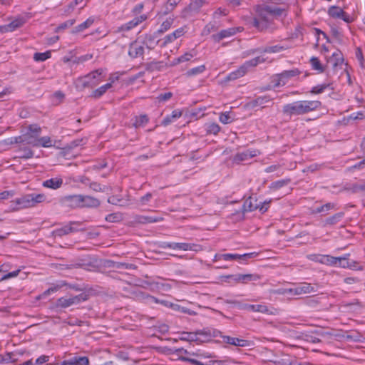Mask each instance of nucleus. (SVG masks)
Listing matches in <instances>:
<instances>
[{"label": "nucleus", "mask_w": 365, "mask_h": 365, "mask_svg": "<svg viewBox=\"0 0 365 365\" xmlns=\"http://www.w3.org/2000/svg\"><path fill=\"white\" fill-rule=\"evenodd\" d=\"M322 106L319 101H297L285 104L282 108L284 115L292 116L302 115L319 109Z\"/></svg>", "instance_id": "obj_1"}, {"label": "nucleus", "mask_w": 365, "mask_h": 365, "mask_svg": "<svg viewBox=\"0 0 365 365\" xmlns=\"http://www.w3.org/2000/svg\"><path fill=\"white\" fill-rule=\"evenodd\" d=\"M46 196L43 193H29L16 198L10 202L9 208L11 211H19L23 209L34 207L37 205L44 202Z\"/></svg>", "instance_id": "obj_2"}, {"label": "nucleus", "mask_w": 365, "mask_h": 365, "mask_svg": "<svg viewBox=\"0 0 365 365\" xmlns=\"http://www.w3.org/2000/svg\"><path fill=\"white\" fill-rule=\"evenodd\" d=\"M41 133V128L38 125H29L27 131L16 137L11 138L10 143H24L31 145L33 147H38V140Z\"/></svg>", "instance_id": "obj_3"}, {"label": "nucleus", "mask_w": 365, "mask_h": 365, "mask_svg": "<svg viewBox=\"0 0 365 365\" xmlns=\"http://www.w3.org/2000/svg\"><path fill=\"white\" fill-rule=\"evenodd\" d=\"M102 69H97L86 76L78 78L76 83L79 88H93L102 81Z\"/></svg>", "instance_id": "obj_4"}, {"label": "nucleus", "mask_w": 365, "mask_h": 365, "mask_svg": "<svg viewBox=\"0 0 365 365\" xmlns=\"http://www.w3.org/2000/svg\"><path fill=\"white\" fill-rule=\"evenodd\" d=\"M270 16L267 6L259 7L256 11L252 24L258 30L264 31L268 27Z\"/></svg>", "instance_id": "obj_5"}, {"label": "nucleus", "mask_w": 365, "mask_h": 365, "mask_svg": "<svg viewBox=\"0 0 365 365\" xmlns=\"http://www.w3.org/2000/svg\"><path fill=\"white\" fill-rule=\"evenodd\" d=\"M262 62H264V59L259 56L247 61L238 69L229 73L227 76V79L228 81H233L242 77L250 68L255 67Z\"/></svg>", "instance_id": "obj_6"}, {"label": "nucleus", "mask_w": 365, "mask_h": 365, "mask_svg": "<svg viewBox=\"0 0 365 365\" xmlns=\"http://www.w3.org/2000/svg\"><path fill=\"white\" fill-rule=\"evenodd\" d=\"M88 299V295L86 293H81L78 295L72 297H63L58 298L55 306L57 308H67L74 304H78L81 302H85Z\"/></svg>", "instance_id": "obj_7"}, {"label": "nucleus", "mask_w": 365, "mask_h": 365, "mask_svg": "<svg viewBox=\"0 0 365 365\" xmlns=\"http://www.w3.org/2000/svg\"><path fill=\"white\" fill-rule=\"evenodd\" d=\"M81 222L78 221H71L69 223L63 225L60 228H56L52 231L51 235L54 237H61L64 235H67L70 233L77 232L78 231L82 230L80 227L81 225Z\"/></svg>", "instance_id": "obj_8"}, {"label": "nucleus", "mask_w": 365, "mask_h": 365, "mask_svg": "<svg viewBox=\"0 0 365 365\" xmlns=\"http://www.w3.org/2000/svg\"><path fill=\"white\" fill-rule=\"evenodd\" d=\"M145 47L148 48H151V47L148 45L147 42L137 39L136 41L131 43L129 46V56L133 58L143 57Z\"/></svg>", "instance_id": "obj_9"}, {"label": "nucleus", "mask_w": 365, "mask_h": 365, "mask_svg": "<svg viewBox=\"0 0 365 365\" xmlns=\"http://www.w3.org/2000/svg\"><path fill=\"white\" fill-rule=\"evenodd\" d=\"M163 248H169L172 250H180L184 251H194L199 252L202 250V247L200 245L193 243H183V242H163Z\"/></svg>", "instance_id": "obj_10"}, {"label": "nucleus", "mask_w": 365, "mask_h": 365, "mask_svg": "<svg viewBox=\"0 0 365 365\" xmlns=\"http://www.w3.org/2000/svg\"><path fill=\"white\" fill-rule=\"evenodd\" d=\"M239 309L246 310L253 312H259L262 314H273L274 312L270 310L267 305L264 304H249L243 302H240L239 304Z\"/></svg>", "instance_id": "obj_11"}, {"label": "nucleus", "mask_w": 365, "mask_h": 365, "mask_svg": "<svg viewBox=\"0 0 365 365\" xmlns=\"http://www.w3.org/2000/svg\"><path fill=\"white\" fill-rule=\"evenodd\" d=\"M289 296L301 295L316 292L314 286L311 284L303 282L293 288H289Z\"/></svg>", "instance_id": "obj_12"}, {"label": "nucleus", "mask_w": 365, "mask_h": 365, "mask_svg": "<svg viewBox=\"0 0 365 365\" xmlns=\"http://www.w3.org/2000/svg\"><path fill=\"white\" fill-rule=\"evenodd\" d=\"M328 14L333 18L341 19L346 23H351L354 19L348 14L344 12L340 7L332 6L328 10Z\"/></svg>", "instance_id": "obj_13"}, {"label": "nucleus", "mask_w": 365, "mask_h": 365, "mask_svg": "<svg viewBox=\"0 0 365 365\" xmlns=\"http://www.w3.org/2000/svg\"><path fill=\"white\" fill-rule=\"evenodd\" d=\"M148 19L146 14H141L138 16L135 17L130 21L121 25L118 31H128L138 26L140 24L143 23Z\"/></svg>", "instance_id": "obj_14"}, {"label": "nucleus", "mask_w": 365, "mask_h": 365, "mask_svg": "<svg viewBox=\"0 0 365 365\" xmlns=\"http://www.w3.org/2000/svg\"><path fill=\"white\" fill-rule=\"evenodd\" d=\"M61 203L71 208L81 207V195H66L61 197Z\"/></svg>", "instance_id": "obj_15"}, {"label": "nucleus", "mask_w": 365, "mask_h": 365, "mask_svg": "<svg viewBox=\"0 0 365 365\" xmlns=\"http://www.w3.org/2000/svg\"><path fill=\"white\" fill-rule=\"evenodd\" d=\"M259 154L257 150H246L241 153H236L232 158L235 163H240L243 161L248 160Z\"/></svg>", "instance_id": "obj_16"}, {"label": "nucleus", "mask_w": 365, "mask_h": 365, "mask_svg": "<svg viewBox=\"0 0 365 365\" xmlns=\"http://www.w3.org/2000/svg\"><path fill=\"white\" fill-rule=\"evenodd\" d=\"M221 334L220 331L215 330V329H204L202 331H198L195 334L193 333H189L187 334V336L189 340H197L198 339L197 335H202L205 336L206 339H210L211 337H216L219 336V334Z\"/></svg>", "instance_id": "obj_17"}, {"label": "nucleus", "mask_w": 365, "mask_h": 365, "mask_svg": "<svg viewBox=\"0 0 365 365\" xmlns=\"http://www.w3.org/2000/svg\"><path fill=\"white\" fill-rule=\"evenodd\" d=\"M222 338L224 343L235 346L245 347L250 345V342L247 340L243 339L225 335H223Z\"/></svg>", "instance_id": "obj_18"}, {"label": "nucleus", "mask_w": 365, "mask_h": 365, "mask_svg": "<svg viewBox=\"0 0 365 365\" xmlns=\"http://www.w3.org/2000/svg\"><path fill=\"white\" fill-rule=\"evenodd\" d=\"M63 184V178L61 177H55L47 179L42 182L43 187L51 190H57L62 187Z\"/></svg>", "instance_id": "obj_19"}, {"label": "nucleus", "mask_w": 365, "mask_h": 365, "mask_svg": "<svg viewBox=\"0 0 365 365\" xmlns=\"http://www.w3.org/2000/svg\"><path fill=\"white\" fill-rule=\"evenodd\" d=\"M237 31H239L238 28H229L227 29L222 30L219 33L212 35V38L215 41L219 42L225 38L234 36L237 33Z\"/></svg>", "instance_id": "obj_20"}, {"label": "nucleus", "mask_w": 365, "mask_h": 365, "mask_svg": "<svg viewBox=\"0 0 365 365\" xmlns=\"http://www.w3.org/2000/svg\"><path fill=\"white\" fill-rule=\"evenodd\" d=\"M257 255V254L255 252L246 253L244 255L227 253L222 254V259L225 261H232L237 259L247 260L248 259H250Z\"/></svg>", "instance_id": "obj_21"}, {"label": "nucleus", "mask_w": 365, "mask_h": 365, "mask_svg": "<svg viewBox=\"0 0 365 365\" xmlns=\"http://www.w3.org/2000/svg\"><path fill=\"white\" fill-rule=\"evenodd\" d=\"M64 286H68L71 289L78 290V289L75 285L68 284L66 281H60L59 282H58L54 286H53V287L48 288V289H46L41 294V297L44 298L48 296L49 294H51V293H54V292H57L58 289H60L61 288L63 287Z\"/></svg>", "instance_id": "obj_22"}, {"label": "nucleus", "mask_w": 365, "mask_h": 365, "mask_svg": "<svg viewBox=\"0 0 365 365\" xmlns=\"http://www.w3.org/2000/svg\"><path fill=\"white\" fill-rule=\"evenodd\" d=\"M100 205V201L89 195H81V207H97Z\"/></svg>", "instance_id": "obj_23"}, {"label": "nucleus", "mask_w": 365, "mask_h": 365, "mask_svg": "<svg viewBox=\"0 0 365 365\" xmlns=\"http://www.w3.org/2000/svg\"><path fill=\"white\" fill-rule=\"evenodd\" d=\"M328 62L332 64L334 68H336L339 66H341L344 63V58L342 53L336 50L328 59Z\"/></svg>", "instance_id": "obj_24"}, {"label": "nucleus", "mask_w": 365, "mask_h": 365, "mask_svg": "<svg viewBox=\"0 0 365 365\" xmlns=\"http://www.w3.org/2000/svg\"><path fill=\"white\" fill-rule=\"evenodd\" d=\"M301 71L298 68H294L292 70L284 71L280 73V77L282 78L283 85L285 86L292 78L299 76Z\"/></svg>", "instance_id": "obj_25"}, {"label": "nucleus", "mask_w": 365, "mask_h": 365, "mask_svg": "<svg viewBox=\"0 0 365 365\" xmlns=\"http://www.w3.org/2000/svg\"><path fill=\"white\" fill-rule=\"evenodd\" d=\"M163 220L160 217L136 215L134 217V222L139 224H150L160 222Z\"/></svg>", "instance_id": "obj_26"}, {"label": "nucleus", "mask_w": 365, "mask_h": 365, "mask_svg": "<svg viewBox=\"0 0 365 365\" xmlns=\"http://www.w3.org/2000/svg\"><path fill=\"white\" fill-rule=\"evenodd\" d=\"M257 200L255 197H250L242 205V211L244 212H252L257 210Z\"/></svg>", "instance_id": "obj_27"}, {"label": "nucleus", "mask_w": 365, "mask_h": 365, "mask_svg": "<svg viewBox=\"0 0 365 365\" xmlns=\"http://www.w3.org/2000/svg\"><path fill=\"white\" fill-rule=\"evenodd\" d=\"M16 152L19 158L29 159L34 156V152L28 147L20 146Z\"/></svg>", "instance_id": "obj_28"}, {"label": "nucleus", "mask_w": 365, "mask_h": 365, "mask_svg": "<svg viewBox=\"0 0 365 365\" xmlns=\"http://www.w3.org/2000/svg\"><path fill=\"white\" fill-rule=\"evenodd\" d=\"M317 262L331 266L336 265V257L331 255H319L316 259Z\"/></svg>", "instance_id": "obj_29"}, {"label": "nucleus", "mask_w": 365, "mask_h": 365, "mask_svg": "<svg viewBox=\"0 0 365 365\" xmlns=\"http://www.w3.org/2000/svg\"><path fill=\"white\" fill-rule=\"evenodd\" d=\"M312 68L317 71L318 73H322L324 71V66L321 63L317 57L312 56L309 61Z\"/></svg>", "instance_id": "obj_30"}, {"label": "nucleus", "mask_w": 365, "mask_h": 365, "mask_svg": "<svg viewBox=\"0 0 365 365\" xmlns=\"http://www.w3.org/2000/svg\"><path fill=\"white\" fill-rule=\"evenodd\" d=\"M94 22L93 17H89L84 22L76 26L73 31V33H78L83 31L85 29L89 28Z\"/></svg>", "instance_id": "obj_31"}, {"label": "nucleus", "mask_w": 365, "mask_h": 365, "mask_svg": "<svg viewBox=\"0 0 365 365\" xmlns=\"http://www.w3.org/2000/svg\"><path fill=\"white\" fill-rule=\"evenodd\" d=\"M289 46L287 45H274V46H266L263 48L264 53H279L281 51H283L287 48H289Z\"/></svg>", "instance_id": "obj_32"}, {"label": "nucleus", "mask_w": 365, "mask_h": 365, "mask_svg": "<svg viewBox=\"0 0 365 365\" xmlns=\"http://www.w3.org/2000/svg\"><path fill=\"white\" fill-rule=\"evenodd\" d=\"M240 283L247 284L249 282L257 281L260 279V276L257 274H240Z\"/></svg>", "instance_id": "obj_33"}, {"label": "nucleus", "mask_w": 365, "mask_h": 365, "mask_svg": "<svg viewBox=\"0 0 365 365\" xmlns=\"http://www.w3.org/2000/svg\"><path fill=\"white\" fill-rule=\"evenodd\" d=\"M331 83H324L321 85H317L312 88L310 93L312 94H320L324 92V91L327 88H331L333 90V88L331 87Z\"/></svg>", "instance_id": "obj_34"}, {"label": "nucleus", "mask_w": 365, "mask_h": 365, "mask_svg": "<svg viewBox=\"0 0 365 365\" xmlns=\"http://www.w3.org/2000/svg\"><path fill=\"white\" fill-rule=\"evenodd\" d=\"M174 22V19L172 17H169L165 20L161 25L160 26L159 29L158 30V34H163L169 30Z\"/></svg>", "instance_id": "obj_35"}, {"label": "nucleus", "mask_w": 365, "mask_h": 365, "mask_svg": "<svg viewBox=\"0 0 365 365\" xmlns=\"http://www.w3.org/2000/svg\"><path fill=\"white\" fill-rule=\"evenodd\" d=\"M319 335L324 339H331L333 337L337 338V339H341L345 338V336L341 333H333L329 331H322ZM346 338H350L349 336H346Z\"/></svg>", "instance_id": "obj_36"}, {"label": "nucleus", "mask_w": 365, "mask_h": 365, "mask_svg": "<svg viewBox=\"0 0 365 365\" xmlns=\"http://www.w3.org/2000/svg\"><path fill=\"white\" fill-rule=\"evenodd\" d=\"M71 365H89V359L86 356H74L71 358Z\"/></svg>", "instance_id": "obj_37"}, {"label": "nucleus", "mask_w": 365, "mask_h": 365, "mask_svg": "<svg viewBox=\"0 0 365 365\" xmlns=\"http://www.w3.org/2000/svg\"><path fill=\"white\" fill-rule=\"evenodd\" d=\"M110 88L111 83H106L93 91L92 96L96 98H98L101 97Z\"/></svg>", "instance_id": "obj_38"}, {"label": "nucleus", "mask_w": 365, "mask_h": 365, "mask_svg": "<svg viewBox=\"0 0 365 365\" xmlns=\"http://www.w3.org/2000/svg\"><path fill=\"white\" fill-rule=\"evenodd\" d=\"M344 214L342 212H339L333 216L328 217L326 219L324 223L325 225H334L338 223L341 218L343 217Z\"/></svg>", "instance_id": "obj_39"}, {"label": "nucleus", "mask_w": 365, "mask_h": 365, "mask_svg": "<svg viewBox=\"0 0 365 365\" xmlns=\"http://www.w3.org/2000/svg\"><path fill=\"white\" fill-rule=\"evenodd\" d=\"M148 117L146 115H140V116H136L133 123V125L135 128L143 127L148 123Z\"/></svg>", "instance_id": "obj_40"}, {"label": "nucleus", "mask_w": 365, "mask_h": 365, "mask_svg": "<svg viewBox=\"0 0 365 365\" xmlns=\"http://www.w3.org/2000/svg\"><path fill=\"white\" fill-rule=\"evenodd\" d=\"M51 56V52L50 51H47L43 53H35L34 54V60L37 62H43Z\"/></svg>", "instance_id": "obj_41"}, {"label": "nucleus", "mask_w": 365, "mask_h": 365, "mask_svg": "<svg viewBox=\"0 0 365 365\" xmlns=\"http://www.w3.org/2000/svg\"><path fill=\"white\" fill-rule=\"evenodd\" d=\"M22 25V21L21 20H14L10 24L6 25L3 30L4 31H13L16 29L19 28Z\"/></svg>", "instance_id": "obj_42"}, {"label": "nucleus", "mask_w": 365, "mask_h": 365, "mask_svg": "<svg viewBox=\"0 0 365 365\" xmlns=\"http://www.w3.org/2000/svg\"><path fill=\"white\" fill-rule=\"evenodd\" d=\"M290 182L289 179H283L280 180H277L275 182H273L270 186L269 188L274 190H277L287 185H288Z\"/></svg>", "instance_id": "obj_43"}, {"label": "nucleus", "mask_w": 365, "mask_h": 365, "mask_svg": "<svg viewBox=\"0 0 365 365\" xmlns=\"http://www.w3.org/2000/svg\"><path fill=\"white\" fill-rule=\"evenodd\" d=\"M220 131V127L216 123H211L206 125V132L207 134L217 135Z\"/></svg>", "instance_id": "obj_44"}, {"label": "nucleus", "mask_w": 365, "mask_h": 365, "mask_svg": "<svg viewBox=\"0 0 365 365\" xmlns=\"http://www.w3.org/2000/svg\"><path fill=\"white\" fill-rule=\"evenodd\" d=\"M38 147L42 146L43 148H51L53 146L52 140L48 136H43L38 138Z\"/></svg>", "instance_id": "obj_45"}, {"label": "nucleus", "mask_w": 365, "mask_h": 365, "mask_svg": "<svg viewBox=\"0 0 365 365\" xmlns=\"http://www.w3.org/2000/svg\"><path fill=\"white\" fill-rule=\"evenodd\" d=\"M219 120L223 124H229L234 121L235 118L230 113L225 112L220 114Z\"/></svg>", "instance_id": "obj_46"}, {"label": "nucleus", "mask_w": 365, "mask_h": 365, "mask_svg": "<svg viewBox=\"0 0 365 365\" xmlns=\"http://www.w3.org/2000/svg\"><path fill=\"white\" fill-rule=\"evenodd\" d=\"M348 256H349V255H346L343 257H336V267H342V268H348L349 266H350L349 264V259H348Z\"/></svg>", "instance_id": "obj_47"}, {"label": "nucleus", "mask_w": 365, "mask_h": 365, "mask_svg": "<svg viewBox=\"0 0 365 365\" xmlns=\"http://www.w3.org/2000/svg\"><path fill=\"white\" fill-rule=\"evenodd\" d=\"M270 101L271 98L269 96H259L252 101V105L254 106H263L264 104L269 103Z\"/></svg>", "instance_id": "obj_48"}, {"label": "nucleus", "mask_w": 365, "mask_h": 365, "mask_svg": "<svg viewBox=\"0 0 365 365\" xmlns=\"http://www.w3.org/2000/svg\"><path fill=\"white\" fill-rule=\"evenodd\" d=\"M180 2V0H168L165 5V14H167L174 10L175 6Z\"/></svg>", "instance_id": "obj_49"}, {"label": "nucleus", "mask_w": 365, "mask_h": 365, "mask_svg": "<svg viewBox=\"0 0 365 365\" xmlns=\"http://www.w3.org/2000/svg\"><path fill=\"white\" fill-rule=\"evenodd\" d=\"M205 66L204 65H201L190 69L189 71H187L186 74L188 76H195L203 73L205 71Z\"/></svg>", "instance_id": "obj_50"}, {"label": "nucleus", "mask_w": 365, "mask_h": 365, "mask_svg": "<svg viewBox=\"0 0 365 365\" xmlns=\"http://www.w3.org/2000/svg\"><path fill=\"white\" fill-rule=\"evenodd\" d=\"M147 299L148 300L149 302L150 303H156V304H163V306L165 307H170V304H171V302H168V301H166V300H163V299H159L153 296H150L148 295L147 297Z\"/></svg>", "instance_id": "obj_51"}, {"label": "nucleus", "mask_w": 365, "mask_h": 365, "mask_svg": "<svg viewBox=\"0 0 365 365\" xmlns=\"http://www.w3.org/2000/svg\"><path fill=\"white\" fill-rule=\"evenodd\" d=\"M195 56V54L190 53V52H188V53H185V54L180 56V57L175 58L174 60V63H183V62H186V61H190L193 56Z\"/></svg>", "instance_id": "obj_52"}, {"label": "nucleus", "mask_w": 365, "mask_h": 365, "mask_svg": "<svg viewBox=\"0 0 365 365\" xmlns=\"http://www.w3.org/2000/svg\"><path fill=\"white\" fill-rule=\"evenodd\" d=\"M289 288H279L275 289H270L269 291L270 294L284 295L289 296Z\"/></svg>", "instance_id": "obj_53"}, {"label": "nucleus", "mask_w": 365, "mask_h": 365, "mask_svg": "<svg viewBox=\"0 0 365 365\" xmlns=\"http://www.w3.org/2000/svg\"><path fill=\"white\" fill-rule=\"evenodd\" d=\"M170 307L171 309H173V310L181 311L182 312L188 313L190 315H193V314H195L194 312L190 311V309H187L186 307H182V306H180L179 304H177L171 303Z\"/></svg>", "instance_id": "obj_54"}, {"label": "nucleus", "mask_w": 365, "mask_h": 365, "mask_svg": "<svg viewBox=\"0 0 365 365\" xmlns=\"http://www.w3.org/2000/svg\"><path fill=\"white\" fill-rule=\"evenodd\" d=\"M75 23V20L74 19H71V20H68L65 22H63V24H60L56 29V32H59L63 29H66L67 28H69L71 27V26H73Z\"/></svg>", "instance_id": "obj_55"}, {"label": "nucleus", "mask_w": 365, "mask_h": 365, "mask_svg": "<svg viewBox=\"0 0 365 365\" xmlns=\"http://www.w3.org/2000/svg\"><path fill=\"white\" fill-rule=\"evenodd\" d=\"M271 82L273 83V86L275 87V88L284 86L279 73L274 75L272 77V81Z\"/></svg>", "instance_id": "obj_56"}, {"label": "nucleus", "mask_w": 365, "mask_h": 365, "mask_svg": "<svg viewBox=\"0 0 365 365\" xmlns=\"http://www.w3.org/2000/svg\"><path fill=\"white\" fill-rule=\"evenodd\" d=\"M16 192L14 190H5L0 192V200H8L13 197Z\"/></svg>", "instance_id": "obj_57"}, {"label": "nucleus", "mask_w": 365, "mask_h": 365, "mask_svg": "<svg viewBox=\"0 0 365 365\" xmlns=\"http://www.w3.org/2000/svg\"><path fill=\"white\" fill-rule=\"evenodd\" d=\"M21 272V269H16L15 271H13L11 272H9L4 275H3L1 279H0V282H3V281H6L9 279H11V278H14V277H16L19 275V274Z\"/></svg>", "instance_id": "obj_58"}, {"label": "nucleus", "mask_w": 365, "mask_h": 365, "mask_svg": "<svg viewBox=\"0 0 365 365\" xmlns=\"http://www.w3.org/2000/svg\"><path fill=\"white\" fill-rule=\"evenodd\" d=\"M175 38L173 36L172 34L166 35L163 38L160 40V42L161 43V46H165L168 43H172L174 41Z\"/></svg>", "instance_id": "obj_59"}, {"label": "nucleus", "mask_w": 365, "mask_h": 365, "mask_svg": "<svg viewBox=\"0 0 365 365\" xmlns=\"http://www.w3.org/2000/svg\"><path fill=\"white\" fill-rule=\"evenodd\" d=\"M115 267L118 269H136V266L133 264L123 263V262L116 263Z\"/></svg>", "instance_id": "obj_60"}, {"label": "nucleus", "mask_w": 365, "mask_h": 365, "mask_svg": "<svg viewBox=\"0 0 365 365\" xmlns=\"http://www.w3.org/2000/svg\"><path fill=\"white\" fill-rule=\"evenodd\" d=\"M271 202V200L269 201H264L263 202H259L257 203V210H259L261 212H265L269 206V204Z\"/></svg>", "instance_id": "obj_61"}, {"label": "nucleus", "mask_w": 365, "mask_h": 365, "mask_svg": "<svg viewBox=\"0 0 365 365\" xmlns=\"http://www.w3.org/2000/svg\"><path fill=\"white\" fill-rule=\"evenodd\" d=\"M227 10L223 8H218L213 14L214 19H218L220 16L227 15Z\"/></svg>", "instance_id": "obj_62"}, {"label": "nucleus", "mask_w": 365, "mask_h": 365, "mask_svg": "<svg viewBox=\"0 0 365 365\" xmlns=\"http://www.w3.org/2000/svg\"><path fill=\"white\" fill-rule=\"evenodd\" d=\"M153 195L150 192H148L144 196L141 197L139 200V204L140 205H145L151 200Z\"/></svg>", "instance_id": "obj_63"}, {"label": "nucleus", "mask_w": 365, "mask_h": 365, "mask_svg": "<svg viewBox=\"0 0 365 365\" xmlns=\"http://www.w3.org/2000/svg\"><path fill=\"white\" fill-rule=\"evenodd\" d=\"M120 220V217L116 213L109 214L106 217V220L109 222H118Z\"/></svg>", "instance_id": "obj_64"}]
</instances>
